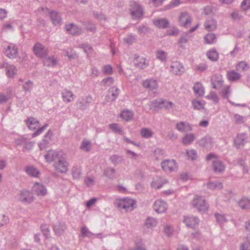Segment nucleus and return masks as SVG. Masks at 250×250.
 Masks as SVG:
<instances>
[{"label":"nucleus","instance_id":"18","mask_svg":"<svg viewBox=\"0 0 250 250\" xmlns=\"http://www.w3.org/2000/svg\"><path fill=\"white\" fill-rule=\"evenodd\" d=\"M120 91L115 86L110 87L108 90V94L106 96L107 101H114L119 95Z\"/></svg>","mask_w":250,"mask_h":250},{"label":"nucleus","instance_id":"56","mask_svg":"<svg viewBox=\"0 0 250 250\" xmlns=\"http://www.w3.org/2000/svg\"><path fill=\"white\" fill-rule=\"evenodd\" d=\"M161 103L162 104V108H164L168 110L172 108L174 105L173 103L172 102L164 100L163 99Z\"/></svg>","mask_w":250,"mask_h":250},{"label":"nucleus","instance_id":"54","mask_svg":"<svg viewBox=\"0 0 250 250\" xmlns=\"http://www.w3.org/2000/svg\"><path fill=\"white\" fill-rule=\"evenodd\" d=\"M230 86H227L224 88L221 92V95L223 98L229 99V97L231 93Z\"/></svg>","mask_w":250,"mask_h":250},{"label":"nucleus","instance_id":"6","mask_svg":"<svg viewBox=\"0 0 250 250\" xmlns=\"http://www.w3.org/2000/svg\"><path fill=\"white\" fill-rule=\"evenodd\" d=\"M43 12H48L52 24L55 26H60L61 24L62 20L60 14L56 11H50L48 8H42Z\"/></svg>","mask_w":250,"mask_h":250},{"label":"nucleus","instance_id":"2","mask_svg":"<svg viewBox=\"0 0 250 250\" xmlns=\"http://www.w3.org/2000/svg\"><path fill=\"white\" fill-rule=\"evenodd\" d=\"M130 14L133 20H140L144 16V10L142 6L136 2H132L130 4Z\"/></svg>","mask_w":250,"mask_h":250},{"label":"nucleus","instance_id":"41","mask_svg":"<svg viewBox=\"0 0 250 250\" xmlns=\"http://www.w3.org/2000/svg\"><path fill=\"white\" fill-rule=\"evenodd\" d=\"M249 64L245 61H241L237 63L236 68L237 71H245L249 69Z\"/></svg>","mask_w":250,"mask_h":250},{"label":"nucleus","instance_id":"11","mask_svg":"<svg viewBox=\"0 0 250 250\" xmlns=\"http://www.w3.org/2000/svg\"><path fill=\"white\" fill-rule=\"evenodd\" d=\"M134 64L136 68L144 69L148 66V62L146 58L135 55Z\"/></svg>","mask_w":250,"mask_h":250},{"label":"nucleus","instance_id":"55","mask_svg":"<svg viewBox=\"0 0 250 250\" xmlns=\"http://www.w3.org/2000/svg\"><path fill=\"white\" fill-rule=\"evenodd\" d=\"M237 164L243 168L244 173H247L248 172V167L246 165L245 160L239 158L237 159Z\"/></svg>","mask_w":250,"mask_h":250},{"label":"nucleus","instance_id":"33","mask_svg":"<svg viewBox=\"0 0 250 250\" xmlns=\"http://www.w3.org/2000/svg\"><path fill=\"white\" fill-rule=\"evenodd\" d=\"M194 92L198 96H203L204 94V88L201 83L197 82L194 85L193 87Z\"/></svg>","mask_w":250,"mask_h":250},{"label":"nucleus","instance_id":"23","mask_svg":"<svg viewBox=\"0 0 250 250\" xmlns=\"http://www.w3.org/2000/svg\"><path fill=\"white\" fill-rule=\"evenodd\" d=\"M212 87L214 89H220L222 87L224 81L221 77L214 75L211 80Z\"/></svg>","mask_w":250,"mask_h":250},{"label":"nucleus","instance_id":"16","mask_svg":"<svg viewBox=\"0 0 250 250\" xmlns=\"http://www.w3.org/2000/svg\"><path fill=\"white\" fill-rule=\"evenodd\" d=\"M32 191L38 196H44L47 193V189L45 186L38 182L34 184L32 188Z\"/></svg>","mask_w":250,"mask_h":250},{"label":"nucleus","instance_id":"38","mask_svg":"<svg viewBox=\"0 0 250 250\" xmlns=\"http://www.w3.org/2000/svg\"><path fill=\"white\" fill-rule=\"evenodd\" d=\"M140 134L143 138H150L152 137L153 132L151 129L144 127L141 129Z\"/></svg>","mask_w":250,"mask_h":250},{"label":"nucleus","instance_id":"62","mask_svg":"<svg viewBox=\"0 0 250 250\" xmlns=\"http://www.w3.org/2000/svg\"><path fill=\"white\" fill-rule=\"evenodd\" d=\"M72 175L73 177L75 179H79L80 176H81V171L80 169L77 167H74L72 168Z\"/></svg>","mask_w":250,"mask_h":250},{"label":"nucleus","instance_id":"19","mask_svg":"<svg viewBox=\"0 0 250 250\" xmlns=\"http://www.w3.org/2000/svg\"><path fill=\"white\" fill-rule=\"evenodd\" d=\"M167 207V203L161 200L156 201L153 205L154 210L159 213L164 212Z\"/></svg>","mask_w":250,"mask_h":250},{"label":"nucleus","instance_id":"58","mask_svg":"<svg viewBox=\"0 0 250 250\" xmlns=\"http://www.w3.org/2000/svg\"><path fill=\"white\" fill-rule=\"evenodd\" d=\"M206 98L208 99L212 100L215 104L218 103L219 102V98L217 95L213 91L210 92Z\"/></svg>","mask_w":250,"mask_h":250},{"label":"nucleus","instance_id":"10","mask_svg":"<svg viewBox=\"0 0 250 250\" xmlns=\"http://www.w3.org/2000/svg\"><path fill=\"white\" fill-rule=\"evenodd\" d=\"M33 52L35 55L41 58L46 57L48 53L47 49L40 43H37L34 45Z\"/></svg>","mask_w":250,"mask_h":250},{"label":"nucleus","instance_id":"52","mask_svg":"<svg viewBox=\"0 0 250 250\" xmlns=\"http://www.w3.org/2000/svg\"><path fill=\"white\" fill-rule=\"evenodd\" d=\"M43 63L45 65L49 66L51 65H55L57 63L56 60L51 57H46L43 61Z\"/></svg>","mask_w":250,"mask_h":250},{"label":"nucleus","instance_id":"13","mask_svg":"<svg viewBox=\"0 0 250 250\" xmlns=\"http://www.w3.org/2000/svg\"><path fill=\"white\" fill-rule=\"evenodd\" d=\"M5 55L9 59L16 58L18 55V49L16 44L10 43L5 51Z\"/></svg>","mask_w":250,"mask_h":250},{"label":"nucleus","instance_id":"31","mask_svg":"<svg viewBox=\"0 0 250 250\" xmlns=\"http://www.w3.org/2000/svg\"><path fill=\"white\" fill-rule=\"evenodd\" d=\"M5 68L6 74L8 77H13L17 73V69L14 65L5 64L3 65Z\"/></svg>","mask_w":250,"mask_h":250},{"label":"nucleus","instance_id":"14","mask_svg":"<svg viewBox=\"0 0 250 250\" xmlns=\"http://www.w3.org/2000/svg\"><path fill=\"white\" fill-rule=\"evenodd\" d=\"M184 222L188 228L195 229L199 223V219L194 216H187L184 217Z\"/></svg>","mask_w":250,"mask_h":250},{"label":"nucleus","instance_id":"24","mask_svg":"<svg viewBox=\"0 0 250 250\" xmlns=\"http://www.w3.org/2000/svg\"><path fill=\"white\" fill-rule=\"evenodd\" d=\"M53 136L52 131L49 130L44 136V139L39 144L41 150L44 149L46 146L49 144V140Z\"/></svg>","mask_w":250,"mask_h":250},{"label":"nucleus","instance_id":"9","mask_svg":"<svg viewBox=\"0 0 250 250\" xmlns=\"http://www.w3.org/2000/svg\"><path fill=\"white\" fill-rule=\"evenodd\" d=\"M64 154L61 152H59L55 150H50L47 151L46 154L44 155V158L46 161L48 163H51L58 161Z\"/></svg>","mask_w":250,"mask_h":250},{"label":"nucleus","instance_id":"21","mask_svg":"<svg viewBox=\"0 0 250 250\" xmlns=\"http://www.w3.org/2000/svg\"><path fill=\"white\" fill-rule=\"evenodd\" d=\"M204 25L206 30L208 31H214L217 27L216 21L214 19L210 18L206 19Z\"/></svg>","mask_w":250,"mask_h":250},{"label":"nucleus","instance_id":"57","mask_svg":"<svg viewBox=\"0 0 250 250\" xmlns=\"http://www.w3.org/2000/svg\"><path fill=\"white\" fill-rule=\"evenodd\" d=\"M81 233L83 237H91L94 234L90 231L86 227H83L81 229Z\"/></svg>","mask_w":250,"mask_h":250},{"label":"nucleus","instance_id":"39","mask_svg":"<svg viewBox=\"0 0 250 250\" xmlns=\"http://www.w3.org/2000/svg\"><path fill=\"white\" fill-rule=\"evenodd\" d=\"M195 137L193 134H186L182 139V143L185 145L190 144L195 139Z\"/></svg>","mask_w":250,"mask_h":250},{"label":"nucleus","instance_id":"12","mask_svg":"<svg viewBox=\"0 0 250 250\" xmlns=\"http://www.w3.org/2000/svg\"><path fill=\"white\" fill-rule=\"evenodd\" d=\"M170 70L175 75H180L185 71V68L179 62L176 61L172 62Z\"/></svg>","mask_w":250,"mask_h":250},{"label":"nucleus","instance_id":"60","mask_svg":"<svg viewBox=\"0 0 250 250\" xmlns=\"http://www.w3.org/2000/svg\"><path fill=\"white\" fill-rule=\"evenodd\" d=\"M114 83V79L113 77H108L105 79H104L101 83L104 86H110Z\"/></svg>","mask_w":250,"mask_h":250},{"label":"nucleus","instance_id":"64","mask_svg":"<svg viewBox=\"0 0 250 250\" xmlns=\"http://www.w3.org/2000/svg\"><path fill=\"white\" fill-rule=\"evenodd\" d=\"M241 7L244 11L250 9V0H243L241 4Z\"/></svg>","mask_w":250,"mask_h":250},{"label":"nucleus","instance_id":"26","mask_svg":"<svg viewBox=\"0 0 250 250\" xmlns=\"http://www.w3.org/2000/svg\"><path fill=\"white\" fill-rule=\"evenodd\" d=\"M153 24L159 28L165 29L168 26L169 22L167 19L164 18L153 21Z\"/></svg>","mask_w":250,"mask_h":250},{"label":"nucleus","instance_id":"43","mask_svg":"<svg viewBox=\"0 0 250 250\" xmlns=\"http://www.w3.org/2000/svg\"><path fill=\"white\" fill-rule=\"evenodd\" d=\"M157 224L155 219L152 217H148L145 223V226L147 228H151L156 226Z\"/></svg>","mask_w":250,"mask_h":250},{"label":"nucleus","instance_id":"50","mask_svg":"<svg viewBox=\"0 0 250 250\" xmlns=\"http://www.w3.org/2000/svg\"><path fill=\"white\" fill-rule=\"evenodd\" d=\"M216 39V35L213 33H209L205 37V40L208 44L213 43Z\"/></svg>","mask_w":250,"mask_h":250},{"label":"nucleus","instance_id":"28","mask_svg":"<svg viewBox=\"0 0 250 250\" xmlns=\"http://www.w3.org/2000/svg\"><path fill=\"white\" fill-rule=\"evenodd\" d=\"M25 171L31 177H38L40 174V171L35 167L32 166L26 167Z\"/></svg>","mask_w":250,"mask_h":250},{"label":"nucleus","instance_id":"25","mask_svg":"<svg viewBox=\"0 0 250 250\" xmlns=\"http://www.w3.org/2000/svg\"><path fill=\"white\" fill-rule=\"evenodd\" d=\"M65 229L66 226L63 222H58L55 224L53 227L54 231L58 235L63 234Z\"/></svg>","mask_w":250,"mask_h":250},{"label":"nucleus","instance_id":"34","mask_svg":"<svg viewBox=\"0 0 250 250\" xmlns=\"http://www.w3.org/2000/svg\"><path fill=\"white\" fill-rule=\"evenodd\" d=\"M208 58L212 62L217 61L219 58V54L215 49H211L207 53Z\"/></svg>","mask_w":250,"mask_h":250},{"label":"nucleus","instance_id":"32","mask_svg":"<svg viewBox=\"0 0 250 250\" xmlns=\"http://www.w3.org/2000/svg\"><path fill=\"white\" fill-rule=\"evenodd\" d=\"M212 167L215 172H221L225 169V166L221 161L217 159L213 161Z\"/></svg>","mask_w":250,"mask_h":250},{"label":"nucleus","instance_id":"35","mask_svg":"<svg viewBox=\"0 0 250 250\" xmlns=\"http://www.w3.org/2000/svg\"><path fill=\"white\" fill-rule=\"evenodd\" d=\"M199 145L202 147H207L208 146H211L212 143V138L206 136L201 139L198 142Z\"/></svg>","mask_w":250,"mask_h":250},{"label":"nucleus","instance_id":"27","mask_svg":"<svg viewBox=\"0 0 250 250\" xmlns=\"http://www.w3.org/2000/svg\"><path fill=\"white\" fill-rule=\"evenodd\" d=\"M176 129L180 132L189 131L192 130L191 126L188 123L180 122L176 124Z\"/></svg>","mask_w":250,"mask_h":250},{"label":"nucleus","instance_id":"3","mask_svg":"<svg viewBox=\"0 0 250 250\" xmlns=\"http://www.w3.org/2000/svg\"><path fill=\"white\" fill-rule=\"evenodd\" d=\"M18 200L24 204L32 203L35 199L33 193L27 190H22L18 194Z\"/></svg>","mask_w":250,"mask_h":250},{"label":"nucleus","instance_id":"63","mask_svg":"<svg viewBox=\"0 0 250 250\" xmlns=\"http://www.w3.org/2000/svg\"><path fill=\"white\" fill-rule=\"evenodd\" d=\"M186 154L188 158L191 160H194L197 155V152L195 150H187L186 151Z\"/></svg>","mask_w":250,"mask_h":250},{"label":"nucleus","instance_id":"53","mask_svg":"<svg viewBox=\"0 0 250 250\" xmlns=\"http://www.w3.org/2000/svg\"><path fill=\"white\" fill-rule=\"evenodd\" d=\"M109 127L110 129H111L115 133H119L120 134H123L122 129L119 126L118 124H111L109 125Z\"/></svg>","mask_w":250,"mask_h":250},{"label":"nucleus","instance_id":"4","mask_svg":"<svg viewBox=\"0 0 250 250\" xmlns=\"http://www.w3.org/2000/svg\"><path fill=\"white\" fill-rule=\"evenodd\" d=\"M191 204L193 207L201 212L204 213L208 209V206L206 204L205 199L201 196H196L193 199Z\"/></svg>","mask_w":250,"mask_h":250},{"label":"nucleus","instance_id":"36","mask_svg":"<svg viewBox=\"0 0 250 250\" xmlns=\"http://www.w3.org/2000/svg\"><path fill=\"white\" fill-rule=\"evenodd\" d=\"M238 204L243 209H250V199L244 197L238 202Z\"/></svg>","mask_w":250,"mask_h":250},{"label":"nucleus","instance_id":"30","mask_svg":"<svg viewBox=\"0 0 250 250\" xmlns=\"http://www.w3.org/2000/svg\"><path fill=\"white\" fill-rule=\"evenodd\" d=\"M228 79L231 82H235L239 80L241 76V75L235 72L234 70L229 71L226 75Z\"/></svg>","mask_w":250,"mask_h":250},{"label":"nucleus","instance_id":"42","mask_svg":"<svg viewBox=\"0 0 250 250\" xmlns=\"http://www.w3.org/2000/svg\"><path fill=\"white\" fill-rule=\"evenodd\" d=\"M121 116L124 120L128 121L132 119L133 113L129 110H124L122 112Z\"/></svg>","mask_w":250,"mask_h":250},{"label":"nucleus","instance_id":"44","mask_svg":"<svg viewBox=\"0 0 250 250\" xmlns=\"http://www.w3.org/2000/svg\"><path fill=\"white\" fill-rule=\"evenodd\" d=\"M181 3V0H173L171 1L169 4L166 5L164 8V10H167L173 8L178 6Z\"/></svg>","mask_w":250,"mask_h":250},{"label":"nucleus","instance_id":"15","mask_svg":"<svg viewBox=\"0 0 250 250\" xmlns=\"http://www.w3.org/2000/svg\"><path fill=\"white\" fill-rule=\"evenodd\" d=\"M65 30L73 35H80L82 33V28L74 23L65 24Z\"/></svg>","mask_w":250,"mask_h":250},{"label":"nucleus","instance_id":"17","mask_svg":"<svg viewBox=\"0 0 250 250\" xmlns=\"http://www.w3.org/2000/svg\"><path fill=\"white\" fill-rule=\"evenodd\" d=\"M247 138V136L246 133L237 134L234 139V144L237 148H240L243 147L246 142Z\"/></svg>","mask_w":250,"mask_h":250},{"label":"nucleus","instance_id":"61","mask_svg":"<svg viewBox=\"0 0 250 250\" xmlns=\"http://www.w3.org/2000/svg\"><path fill=\"white\" fill-rule=\"evenodd\" d=\"M241 250H250V236H248L245 242L241 245Z\"/></svg>","mask_w":250,"mask_h":250},{"label":"nucleus","instance_id":"1","mask_svg":"<svg viewBox=\"0 0 250 250\" xmlns=\"http://www.w3.org/2000/svg\"><path fill=\"white\" fill-rule=\"evenodd\" d=\"M135 201L128 198L117 199L114 203L116 207L120 209H125L126 211H131L134 208Z\"/></svg>","mask_w":250,"mask_h":250},{"label":"nucleus","instance_id":"40","mask_svg":"<svg viewBox=\"0 0 250 250\" xmlns=\"http://www.w3.org/2000/svg\"><path fill=\"white\" fill-rule=\"evenodd\" d=\"M115 169L111 167L106 168L104 172V175L109 179H113L115 177Z\"/></svg>","mask_w":250,"mask_h":250},{"label":"nucleus","instance_id":"45","mask_svg":"<svg viewBox=\"0 0 250 250\" xmlns=\"http://www.w3.org/2000/svg\"><path fill=\"white\" fill-rule=\"evenodd\" d=\"M165 182H163L161 178H158L155 180H153L151 184V187L156 189H159L161 188Z\"/></svg>","mask_w":250,"mask_h":250},{"label":"nucleus","instance_id":"7","mask_svg":"<svg viewBox=\"0 0 250 250\" xmlns=\"http://www.w3.org/2000/svg\"><path fill=\"white\" fill-rule=\"evenodd\" d=\"M92 97L88 95L85 97L80 98L76 102L75 105L77 108L84 110L92 102Z\"/></svg>","mask_w":250,"mask_h":250},{"label":"nucleus","instance_id":"47","mask_svg":"<svg viewBox=\"0 0 250 250\" xmlns=\"http://www.w3.org/2000/svg\"><path fill=\"white\" fill-rule=\"evenodd\" d=\"M80 148L85 150L86 152L89 151L91 149L90 142L87 140H83L81 143Z\"/></svg>","mask_w":250,"mask_h":250},{"label":"nucleus","instance_id":"29","mask_svg":"<svg viewBox=\"0 0 250 250\" xmlns=\"http://www.w3.org/2000/svg\"><path fill=\"white\" fill-rule=\"evenodd\" d=\"M63 101L64 102L69 103L73 100L74 94L70 90L64 89L62 93Z\"/></svg>","mask_w":250,"mask_h":250},{"label":"nucleus","instance_id":"5","mask_svg":"<svg viewBox=\"0 0 250 250\" xmlns=\"http://www.w3.org/2000/svg\"><path fill=\"white\" fill-rule=\"evenodd\" d=\"M55 170L60 173H66L68 170V164L66 160L65 155L62 156L53 164Z\"/></svg>","mask_w":250,"mask_h":250},{"label":"nucleus","instance_id":"46","mask_svg":"<svg viewBox=\"0 0 250 250\" xmlns=\"http://www.w3.org/2000/svg\"><path fill=\"white\" fill-rule=\"evenodd\" d=\"M136 37L135 35L131 33L127 35L124 38V42L129 44H132L136 40Z\"/></svg>","mask_w":250,"mask_h":250},{"label":"nucleus","instance_id":"51","mask_svg":"<svg viewBox=\"0 0 250 250\" xmlns=\"http://www.w3.org/2000/svg\"><path fill=\"white\" fill-rule=\"evenodd\" d=\"M79 46L81 48L83 49L84 52L87 54V56L89 54L91 53L93 50L92 47L86 43L82 44Z\"/></svg>","mask_w":250,"mask_h":250},{"label":"nucleus","instance_id":"8","mask_svg":"<svg viewBox=\"0 0 250 250\" xmlns=\"http://www.w3.org/2000/svg\"><path fill=\"white\" fill-rule=\"evenodd\" d=\"M178 21L181 26L185 28H188L192 21V17L191 15L187 12L180 13L178 18Z\"/></svg>","mask_w":250,"mask_h":250},{"label":"nucleus","instance_id":"49","mask_svg":"<svg viewBox=\"0 0 250 250\" xmlns=\"http://www.w3.org/2000/svg\"><path fill=\"white\" fill-rule=\"evenodd\" d=\"M122 160V157L118 155H113L109 157V160L115 165L121 163Z\"/></svg>","mask_w":250,"mask_h":250},{"label":"nucleus","instance_id":"22","mask_svg":"<svg viewBox=\"0 0 250 250\" xmlns=\"http://www.w3.org/2000/svg\"><path fill=\"white\" fill-rule=\"evenodd\" d=\"M143 86L149 90H153L158 88V83L156 80L153 79H146L143 83Z\"/></svg>","mask_w":250,"mask_h":250},{"label":"nucleus","instance_id":"48","mask_svg":"<svg viewBox=\"0 0 250 250\" xmlns=\"http://www.w3.org/2000/svg\"><path fill=\"white\" fill-rule=\"evenodd\" d=\"M156 57L162 62H165L167 60V53L163 50H158L156 52Z\"/></svg>","mask_w":250,"mask_h":250},{"label":"nucleus","instance_id":"37","mask_svg":"<svg viewBox=\"0 0 250 250\" xmlns=\"http://www.w3.org/2000/svg\"><path fill=\"white\" fill-rule=\"evenodd\" d=\"M207 187L210 189H221L223 188V185L221 182L216 181L208 182L207 184Z\"/></svg>","mask_w":250,"mask_h":250},{"label":"nucleus","instance_id":"59","mask_svg":"<svg viewBox=\"0 0 250 250\" xmlns=\"http://www.w3.org/2000/svg\"><path fill=\"white\" fill-rule=\"evenodd\" d=\"M149 30V28L148 27L143 24L139 26L137 28L138 33L140 35L145 34L147 33Z\"/></svg>","mask_w":250,"mask_h":250},{"label":"nucleus","instance_id":"20","mask_svg":"<svg viewBox=\"0 0 250 250\" xmlns=\"http://www.w3.org/2000/svg\"><path fill=\"white\" fill-rule=\"evenodd\" d=\"M161 166L165 171L171 172L176 168V164L175 161L166 160L161 163Z\"/></svg>","mask_w":250,"mask_h":250}]
</instances>
